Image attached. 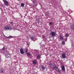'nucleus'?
<instances>
[{
	"label": "nucleus",
	"instance_id": "11",
	"mask_svg": "<svg viewBox=\"0 0 74 74\" xmlns=\"http://www.w3.org/2000/svg\"><path fill=\"white\" fill-rule=\"evenodd\" d=\"M41 67L42 70H45V67H44V66L43 65H41Z\"/></svg>",
	"mask_w": 74,
	"mask_h": 74
},
{
	"label": "nucleus",
	"instance_id": "25",
	"mask_svg": "<svg viewBox=\"0 0 74 74\" xmlns=\"http://www.w3.org/2000/svg\"><path fill=\"white\" fill-rule=\"evenodd\" d=\"M5 47H4L2 49V50H5Z\"/></svg>",
	"mask_w": 74,
	"mask_h": 74
},
{
	"label": "nucleus",
	"instance_id": "5",
	"mask_svg": "<svg viewBox=\"0 0 74 74\" xmlns=\"http://www.w3.org/2000/svg\"><path fill=\"white\" fill-rule=\"evenodd\" d=\"M51 34L52 36H55L56 35V32H52L51 33Z\"/></svg>",
	"mask_w": 74,
	"mask_h": 74
},
{
	"label": "nucleus",
	"instance_id": "13",
	"mask_svg": "<svg viewBox=\"0 0 74 74\" xmlns=\"http://www.w3.org/2000/svg\"><path fill=\"white\" fill-rule=\"evenodd\" d=\"M62 69L63 71H65V69L64 68V66H62Z\"/></svg>",
	"mask_w": 74,
	"mask_h": 74
},
{
	"label": "nucleus",
	"instance_id": "2",
	"mask_svg": "<svg viewBox=\"0 0 74 74\" xmlns=\"http://www.w3.org/2000/svg\"><path fill=\"white\" fill-rule=\"evenodd\" d=\"M54 68L55 70H56L57 71H58V72H60V70L59 69H58V67H57L56 65H55L54 66Z\"/></svg>",
	"mask_w": 74,
	"mask_h": 74
},
{
	"label": "nucleus",
	"instance_id": "10",
	"mask_svg": "<svg viewBox=\"0 0 74 74\" xmlns=\"http://www.w3.org/2000/svg\"><path fill=\"white\" fill-rule=\"evenodd\" d=\"M6 57L8 58H10L11 57V55L9 54H8L6 55Z\"/></svg>",
	"mask_w": 74,
	"mask_h": 74
},
{
	"label": "nucleus",
	"instance_id": "23",
	"mask_svg": "<svg viewBox=\"0 0 74 74\" xmlns=\"http://www.w3.org/2000/svg\"><path fill=\"white\" fill-rule=\"evenodd\" d=\"M10 24H11V25H13V23L12 22H10Z\"/></svg>",
	"mask_w": 74,
	"mask_h": 74
},
{
	"label": "nucleus",
	"instance_id": "3",
	"mask_svg": "<svg viewBox=\"0 0 74 74\" xmlns=\"http://www.w3.org/2000/svg\"><path fill=\"white\" fill-rule=\"evenodd\" d=\"M3 2L5 5H8V2L5 0H3Z\"/></svg>",
	"mask_w": 74,
	"mask_h": 74
},
{
	"label": "nucleus",
	"instance_id": "22",
	"mask_svg": "<svg viewBox=\"0 0 74 74\" xmlns=\"http://www.w3.org/2000/svg\"><path fill=\"white\" fill-rule=\"evenodd\" d=\"M62 44L64 45L65 44V42L64 41H63L62 42Z\"/></svg>",
	"mask_w": 74,
	"mask_h": 74
},
{
	"label": "nucleus",
	"instance_id": "17",
	"mask_svg": "<svg viewBox=\"0 0 74 74\" xmlns=\"http://www.w3.org/2000/svg\"><path fill=\"white\" fill-rule=\"evenodd\" d=\"M69 34H65V36L66 37H69Z\"/></svg>",
	"mask_w": 74,
	"mask_h": 74
},
{
	"label": "nucleus",
	"instance_id": "7",
	"mask_svg": "<svg viewBox=\"0 0 74 74\" xmlns=\"http://www.w3.org/2000/svg\"><path fill=\"white\" fill-rule=\"evenodd\" d=\"M52 63H51V62H50L48 64V66L49 67H52Z\"/></svg>",
	"mask_w": 74,
	"mask_h": 74
},
{
	"label": "nucleus",
	"instance_id": "14",
	"mask_svg": "<svg viewBox=\"0 0 74 74\" xmlns=\"http://www.w3.org/2000/svg\"><path fill=\"white\" fill-rule=\"evenodd\" d=\"M59 38L60 39V40H62L63 39V36H60V38Z\"/></svg>",
	"mask_w": 74,
	"mask_h": 74
},
{
	"label": "nucleus",
	"instance_id": "18",
	"mask_svg": "<svg viewBox=\"0 0 74 74\" xmlns=\"http://www.w3.org/2000/svg\"><path fill=\"white\" fill-rule=\"evenodd\" d=\"M40 55H38L37 56V59H38L39 58H40Z\"/></svg>",
	"mask_w": 74,
	"mask_h": 74
},
{
	"label": "nucleus",
	"instance_id": "8",
	"mask_svg": "<svg viewBox=\"0 0 74 74\" xmlns=\"http://www.w3.org/2000/svg\"><path fill=\"white\" fill-rule=\"evenodd\" d=\"M66 55L64 54H62V58L63 59H64V58H66Z\"/></svg>",
	"mask_w": 74,
	"mask_h": 74
},
{
	"label": "nucleus",
	"instance_id": "4",
	"mask_svg": "<svg viewBox=\"0 0 74 74\" xmlns=\"http://www.w3.org/2000/svg\"><path fill=\"white\" fill-rule=\"evenodd\" d=\"M30 38L31 40H32V41H36V38L34 37L33 36H31L30 37Z\"/></svg>",
	"mask_w": 74,
	"mask_h": 74
},
{
	"label": "nucleus",
	"instance_id": "12",
	"mask_svg": "<svg viewBox=\"0 0 74 74\" xmlns=\"http://www.w3.org/2000/svg\"><path fill=\"white\" fill-rule=\"evenodd\" d=\"M3 71H4V69H2V68H0V72L3 73Z\"/></svg>",
	"mask_w": 74,
	"mask_h": 74
},
{
	"label": "nucleus",
	"instance_id": "20",
	"mask_svg": "<svg viewBox=\"0 0 74 74\" xmlns=\"http://www.w3.org/2000/svg\"><path fill=\"white\" fill-rule=\"evenodd\" d=\"M27 55L28 56H31V54H30L29 53H28L27 54Z\"/></svg>",
	"mask_w": 74,
	"mask_h": 74
},
{
	"label": "nucleus",
	"instance_id": "29",
	"mask_svg": "<svg viewBox=\"0 0 74 74\" xmlns=\"http://www.w3.org/2000/svg\"><path fill=\"white\" fill-rule=\"evenodd\" d=\"M11 70H13V69H11Z\"/></svg>",
	"mask_w": 74,
	"mask_h": 74
},
{
	"label": "nucleus",
	"instance_id": "28",
	"mask_svg": "<svg viewBox=\"0 0 74 74\" xmlns=\"http://www.w3.org/2000/svg\"><path fill=\"white\" fill-rule=\"evenodd\" d=\"M25 52H26V53H27V50H26Z\"/></svg>",
	"mask_w": 74,
	"mask_h": 74
},
{
	"label": "nucleus",
	"instance_id": "16",
	"mask_svg": "<svg viewBox=\"0 0 74 74\" xmlns=\"http://www.w3.org/2000/svg\"><path fill=\"white\" fill-rule=\"evenodd\" d=\"M12 37H12V36H9L8 37H7V38H12Z\"/></svg>",
	"mask_w": 74,
	"mask_h": 74
},
{
	"label": "nucleus",
	"instance_id": "9",
	"mask_svg": "<svg viewBox=\"0 0 74 74\" xmlns=\"http://www.w3.org/2000/svg\"><path fill=\"white\" fill-rule=\"evenodd\" d=\"M36 60H34L33 61H32V63H33L34 64H35L36 65Z\"/></svg>",
	"mask_w": 74,
	"mask_h": 74
},
{
	"label": "nucleus",
	"instance_id": "15",
	"mask_svg": "<svg viewBox=\"0 0 74 74\" xmlns=\"http://www.w3.org/2000/svg\"><path fill=\"white\" fill-rule=\"evenodd\" d=\"M71 28L72 29L74 30V24L72 25L71 26Z\"/></svg>",
	"mask_w": 74,
	"mask_h": 74
},
{
	"label": "nucleus",
	"instance_id": "27",
	"mask_svg": "<svg viewBox=\"0 0 74 74\" xmlns=\"http://www.w3.org/2000/svg\"><path fill=\"white\" fill-rule=\"evenodd\" d=\"M1 61V58L0 57V62Z\"/></svg>",
	"mask_w": 74,
	"mask_h": 74
},
{
	"label": "nucleus",
	"instance_id": "1",
	"mask_svg": "<svg viewBox=\"0 0 74 74\" xmlns=\"http://www.w3.org/2000/svg\"><path fill=\"white\" fill-rule=\"evenodd\" d=\"M11 29H12V27L10 25H7L4 28V29L5 31H7V30H11Z\"/></svg>",
	"mask_w": 74,
	"mask_h": 74
},
{
	"label": "nucleus",
	"instance_id": "26",
	"mask_svg": "<svg viewBox=\"0 0 74 74\" xmlns=\"http://www.w3.org/2000/svg\"><path fill=\"white\" fill-rule=\"evenodd\" d=\"M27 45L29 46V45H30V43H29V42L27 43Z\"/></svg>",
	"mask_w": 74,
	"mask_h": 74
},
{
	"label": "nucleus",
	"instance_id": "19",
	"mask_svg": "<svg viewBox=\"0 0 74 74\" xmlns=\"http://www.w3.org/2000/svg\"><path fill=\"white\" fill-rule=\"evenodd\" d=\"M21 7H24V4L21 3Z\"/></svg>",
	"mask_w": 74,
	"mask_h": 74
},
{
	"label": "nucleus",
	"instance_id": "6",
	"mask_svg": "<svg viewBox=\"0 0 74 74\" xmlns=\"http://www.w3.org/2000/svg\"><path fill=\"white\" fill-rule=\"evenodd\" d=\"M20 53L21 54H23L24 53V51H23V49H21L20 50Z\"/></svg>",
	"mask_w": 74,
	"mask_h": 74
},
{
	"label": "nucleus",
	"instance_id": "21",
	"mask_svg": "<svg viewBox=\"0 0 74 74\" xmlns=\"http://www.w3.org/2000/svg\"><path fill=\"white\" fill-rule=\"evenodd\" d=\"M49 24L51 25H53V23H52V22H50Z\"/></svg>",
	"mask_w": 74,
	"mask_h": 74
},
{
	"label": "nucleus",
	"instance_id": "24",
	"mask_svg": "<svg viewBox=\"0 0 74 74\" xmlns=\"http://www.w3.org/2000/svg\"><path fill=\"white\" fill-rule=\"evenodd\" d=\"M42 38H43V39L44 40V39L45 38V36L43 35L42 36Z\"/></svg>",
	"mask_w": 74,
	"mask_h": 74
}]
</instances>
